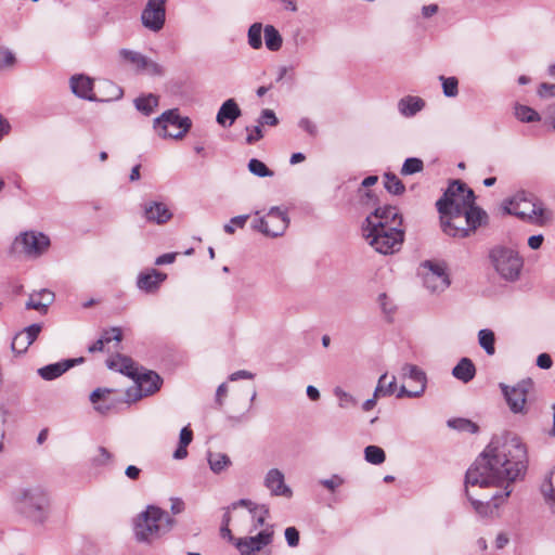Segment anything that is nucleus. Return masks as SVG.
<instances>
[{"mask_svg":"<svg viewBox=\"0 0 555 555\" xmlns=\"http://www.w3.org/2000/svg\"><path fill=\"white\" fill-rule=\"evenodd\" d=\"M384 186L393 195H401L405 191V186L402 181L392 172L384 175Z\"/></svg>","mask_w":555,"mask_h":555,"instance_id":"36","label":"nucleus"},{"mask_svg":"<svg viewBox=\"0 0 555 555\" xmlns=\"http://www.w3.org/2000/svg\"><path fill=\"white\" fill-rule=\"evenodd\" d=\"M192 127L189 117H181L178 108L164 112L154 120V129L159 137L167 139H182Z\"/></svg>","mask_w":555,"mask_h":555,"instance_id":"9","label":"nucleus"},{"mask_svg":"<svg viewBox=\"0 0 555 555\" xmlns=\"http://www.w3.org/2000/svg\"><path fill=\"white\" fill-rule=\"evenodd\" d=\"M253 519V530H257L264 526L266 519L269 516V508L266 505H256V509L250 512Z\"/></svg>","mask_w":555,"mask_h":555,"instance_id":"45","label":"nucleus"},{"mask_svg":"<svg viewBox=\"0 0 555 555\" xmlns=\"http://www.w3.org/2000/svg\"><path fill=\"white\" fill-rule=\"evenodd\" d=\"M334 395L338 399V405L341 409L353 408L358 404V400L340 387L334 388Z\"/></svg>","mask_w":555,"mask_h":555,"instance_id":"42","label":"nucleus"},{"mask_svg":"<svg viewBox=\"0 0 555 555\" xmlns=\"http://www.w3.org/2000/svg\"><path fill=\"white\" fill-rule=\"evenodd\" d=\"M505 210L509 215H515L522 220L542 224L546 216L542 203L531 193L520 191L516 193L505 206Z\"/></svg>","mask_w":555,"mask_h":555,"instance_id":"7","label":"nucleus"},{"mask_svg":"<svg viewBox=\"0 0 555 555\" xmlns=\"http://www.w3.org/2000/svg\"><path fill=\"white\" fill-rule=\"evenodd\" d=\"M402 375L417 384L416 390L422 391V393L425 392L427 378L423 370L414 364H405L402 367Z\"/></svg>","mask_w":555,"mask_h":555,"instance_id":"30","label":"nucleus"},{"mask_svg":"<svg viewBox=\"0 0 555 555\" xmlns=\"http://www.w3.org/2000/svg\"><path fill=\"white\" fill-rule=\"evenodd\" d=\"M113 459V455L104 447L96 449V454L92 457V464L95 466H103L108 464Z\"/></svg>","mask_w":555,"mask_h":555,"instance_id":"49","label":"nucleus"},{"mask_svg":"<svg viewBox=\"0 0 555 555\" xmlns=\"http://www.w3.org/2000/svg\"><path fill=\"white\" fill-rule=\"evenodd\" d=\"M166 2L167 0H147L141 12V23L146 29L158 33L164 28Z\"/></svg>","mask_w":555,"mask_h":555,"instance_id":"11","label":"nucleus"},{"mask_svg":"<svg viewBox=\"0 0 555 555\" xmlns=\"http://www.w3.org/2000/svg\"><path fill=\"white\" fill-rule=\"evenodd\" d=\"M99 94L96 101L108 102L119 100L124 91L122 89L111 80H101L98 85Z\"/></svg>","mask_w":555,"mask_h":555,"instance_id":"27","label":"nucleus"},{"mask_svg":"<svg viewBox=\"0 0 555 555\" xmlns=\"http://www.w3.org/2000/svg\"><path fill=\"white\" fill-rule=\"evenodd\" d=\"M207 460L210 469L215 474H220L231 465L230 457L221 452H208Z\"/></svg>","mask_w":555,"mask_h":555,"instance_id":"31","label":"nucleus"},{"mask_svg":"<svg viewBox=\"0 0 555 555\" xmlns=\"http://www.w3.org/2000/svg\"><path fill=\"white\" fill-rule=\"evenodd\" d=\"M533 387L531 378L518 382L515 386H508L504 383L500 384L502 393L506 400L509 410L515 414L527 413V396Z\"/></svg>","mask_w":555,"mask_h":555,"instance_id":"10","label":"nucleus"},{"mask_svg":"<svg viewBox=\"0 0 555 555\" xmlns=\"http://www.w3.org/2000/svg\"><path fill=\"white\" fill-rule=\"evenodd\" d=\"M452 375L463 383H468L475 377L476 367L470 359L462 358L453 367Z\"/></svg>","mask_w":555,"mask_h":555,"instance_id":"28","label":"nucleus"},{"mask_svg":"<svg viewBox=\"0 0 555 555\" xmlns=\"http://www.w3.org/2000/svg\"><path fill=\"white\" fill-rule=\"evenodd\" d=\"M140 73H145L151 76H162L164 74V68L155 61L145 57L144 64Z\"/></svg>","mask_w":555,"mask_h":555,"instance_id":"48","label":"nucleus"},{"mask_svg":"<svg viewBox=\"0 0 555 555\" xmlns=\"http://www.w3.org/2000/svg\"><path fill=\"white\" fill-rule=\"evenodd\" d=\"M261 33H262L261 23H254L253 25H250V27L248 29V34H247L248 43L255 50H258L262 47Z\"/></svg>","mask_w":555,"mask_h":555,"instance_id":"43","label":"nucleus"},{"mask_svg":"<svg viewBox=\"0 0 555 555\" xmlns=\"http://www.w3.org/2000/svg\"><path fill=\"white\" fill-rule=\"evenodd\" d=\"M256 505H257L256 503H254L253 501H250L248 499H241L238 501L231 503V505L228 506V509L235 511L238 507H245L250 513L251 511L256 509Z\"/></svg>","mask_w":555,"mask_h":555,"instance_id":"57","label":"nucleus"},{"mask_svg":"<svg viewBox=\"0 0 555 555\" xmlns=\"http://www.w3.org/2000/svg\"><path fill=\"white\" fill-rule=\"evenodd\" d=\"M54 301V293L43 288L39 292L30 294L26 302V309H34L39 312L46 313L48 307Z\"/></svg>","mask_w":555,"mask_h":555,"instance_id":"24","label":"nucleus"},{"mask_svg":"<svg viewBox=\"0 0 555 555\" xmlns=\"http://www.w3.org/2000/svg\"><path fill=\"white\" fill-rule=\"evenodd\" d=\"M475 194L464 182L454 180L448 189L444 191L442 197H440L436 207L439 214L443 211H457L465 210L470 204L475 202Z\"/></svg>","mask_w":555,"mask_h":555,"instance_id":"8","label":"nucleus"},{"mask_svg":"<svg viewBox=\"0 0 555 555\" xmlns=\"http://www.w3.org/2000/svg\"><path fill=\"white\" fill-rule=\"evenodd\" d=\"M273 526L268 525L254 537L237 538L234 541V545L241 555H253L271 544L273 541Z\"/></svg>","mask_w":555,"mask_h":555,"instance_id":"13","label":"nucleus"},{"mask_svg":"<svg viewBox=\"0 0 555 555\" xmlns=\"http://www.w3.org/2000/svg\"><path fill=\"white\" fill-rule=\"evenodd\" d=\"M81 362H83V358L63 360L61 362L48 364L46 366L38 369V374L44 380H53L60 377L75 364Z\"/></svg>","mask_w":555,"mask_h":555,"instance_id":"21","label":"nucleus"},{"mask_svg":"<svg viewBox=\"0 0 555 555\" xmlns=\"http://www.w3.org/2000/svg\"><path fill=\"white\" fill-rule=\"evenodd\" d=\"M421 396H423L422 391L416 389L410 390L405 386H401L397 392V398H420Z\"/></svg>","mask_w":555,"mask_h":555,"instance_id":"64","label":"nucleus"},{"mask_svg":"<svg viewBox=\"0 0 555 555\" xmlns=\"http://www.w3.org/2000/svg\"><path fill=\"white\" fill-rule=\"evenodd\" d=\"M242 115V111L234 99H228L220 106L216 120L221 127H230Z\"/></svg>","mask_w":555,"mask_h":555,"instance_id":"22","label":"nucleus"},{"mask_svg":"<svg viewBox=\"0 0 555 555\" xmlns=\"http://www.w3.org/2000/svg\"><path fill=\"white\" fill-rule=\"evenodd\" d=\"M112 390L108 388H96L90 395V401L92 404H96L100 401L105 400L106 395L111 393Z\"/></svg>","mask_w":555,"mask_h":555,"instance_id":"60","label":"nucleus"},{"mask_svg":"<svg viewBox=\"0 0 555 555\" xmlns=\"http://www.w3.org/2000/svg\"><path fill=\"white\" fill-rule=\"evenodd\" d=\"M544 499L555 498V467L551 473L550 479L545 481L541 487Z\"/></svg>","mask_w":555,"mask_h":555,"instance_id":"52","label":"nucleus"},{"mask_svg":"<svg viewBox=\"0 0 555 555\" xmlns=\"http://www.w3.org/2000/svg\"><path fill=\"white\" fill-rule=\"evenodd\" d=\"M379 305L385 314L390 315L395 311V306L387 297L386 294H380L378 297Z\"/></svg>","mask_w":555,"mask_h":555,"instance_id":"62","label":"nucleus"},{"mask_svg":"<svg viewBox=\"0 0 555 555\" xmlns=\"http://www.w3.org/2000/svg\"><path fill=\"white\" fill-rule=\"evenodd\" d=\"M143 217L147 222L164 224L172 218V212L166 204L150 201L143 204Z\"/></svg>","mask_w":555,"mask_h":555,"instance_id":"19","label":"nucleus"},{"mask_svg":"<svg viewBox=\"0 0 555 555\" xmlns=\"http://www.w3.org/2000/svg\"><path fill=\"white\" fill-rule=\"evenodd\" d=\"M439 79L442 81L443 94L448 98H454L459 93V81L455 77L440 76Z\"/></svg>","mask_w":555,"mask_h":555,"instance_id":"46","label":"nucleus"},{"mask_svg":"<svg viewBox=\"0 0 555 555\" xmlns=\"http://www.w3.org/2000/svg\"><path fill=\"white\" fill-rule=\"evenodd\" d=\"M478 341L481 348L487 352V354L492 356L495 352V337L494 333L491 330L483 328L478 333Z\"/></svg>","mask_w":555,"mask_h":555,"instance_id":"37","label":"nucleus"},{"mask_svg":"<svg viewBox=\"0 0 555 555\" xmlns=\"http://www.w3.org/2000/svg\"><path fill=\"white\" fill-rule=\"evenodd\" d=\"M175 519L164 509L149 505L134 520L133 533L138 542L151 544L168 533Z\"/></svg>","mask_w":555,"mask_h":555,"instance_id":"3","label":"nucleus"},{"mask_svg":"<svg viewBox=\"0 0 555 555\" xmlns=\"http://www.w3.org/2000/svg\"><path fill=\"white\" fill-rule=\"evenodd\" d=\"M248 170L256 177L266 178V177H273L274 172L270 170L267 165L257 159L251 158L248 162Z\"/></svg>","mask_w":555,"mask_h":555,"instance_id":"41","label":"nucleus"},{"mask_svg":"<svg viewBox=\"0 0 555 555\" xmlns=\"http://www.w3.org/2000/svg\"><path fill=\"white\" fill-rule=\"evenodd\" d=\"M15 63V55L12 51L4 49L0 51V67H11Z\"/></svg>","mask_w":555,"mask_h":555,"instance_id":"56","label":"nucleus"},{"mask_svg":"<svg viewBox=\"0 0 555 555\" xmlns=\"http://www.w3.org/2000/svg\"><path fill=\"white\" fill-rule=\"evenodd\" d=\"M264 218L267 220V224H270L269 231H267V236H280L284 234L288 228L289 218L286 211L282 210L280 207H271Z\"/></svg>","mask_w":555,"mask_h":555,"instance_id":"18","label":"nucleus"},{"mask_svg":"<svg viewBox=\"0 0 555 555\" xmlns=\"http://www.w3.org/2000/svg\"><path fill=\"white\" fill-rule=\"evenodd\" d=\"M387 373H384L377 382V386L375 388V397H387L391 396L396 391V377L392 376L389 382H387Z\"/></svg>","mask_w":555,"mask_h":555,"instance_id":"34","label":"nucleus"},{"mask_svg":"<svg viewBox=\"0 0 555 555\" xmlns=\"http://www.w3.org/2000/svg\"><path fill=\"white\" fill-rule=\"evenodd\" d=\"M320 483L331 492H335L344 483V479L339 475H333L331 478L321 479Z\"/></svg>","mask_w":555,"mask_h":555,"instance_id":"54","label":"nucleus"},{"mask_svg":"<svg viewBox=\"0 0 555 555\" xmlns=\"http://www.w3.org/2000/svg\"><path fill=\"white\" fill-rule=\"evenodd\" d=\"M248 218V215H241L231 218L230 221L223 227L224 232L228 234H233L235 232V227L240 229L244 228Z\"/></svg>","mask_w":555,"mask_h":555,"instance_id":"47","label":"nucleus"},{"mask_svg":"<svg viewBox=\"0 0 555 555\" xmlns=\"http://www.w3.org/2000/svg\"><path fill=\"white\" fill-rule=\"evenodd\" d=\"M285 540L291 547L299 544V531L295 527H287L284 531Z\"/></svg>","mask_w":555,"mask_h":555,"instance_id":"55","label":"nucleus"},{"mask_svg":"<svg viewBox=\"0 0 555 555\" xmlns=\"http://www.w3.org/2000/svg\"><path fill=\"white\" fill-rule=\"evenodd\" d=\"M266 47L270 51H279L283 44V38L273 25H266L263 28Z\"/></svg>","mask_w":555,"mask_h":555,"instance_id":"32","label":"nucleus"},{"mask_svg":"<svg viewBox=\"0 0 555 555\" xmlns=\"http://www.w3.org/2000/svg\"><path fill=\"white\" fill-rule=\"evenodd\" d=\"M246 131L248 132V135L246 137L247 144H254L263 138V132L260 125L254 127L247 126Z\"/></svg>","mask_w":555,"mask_h":555,"instance_id":"53","label":"nucleus"},{"mask_svg":"<svg viewBox=\"0 0 555 555\" xmlns=\"http://www.w3.org/2000/svg\"><path fill=\"white\" fill-rule=\"evenodd\" d=\"M264 486L273 496L291 498L292 489L285 483L284 474L278 468H271L264 477Z\"/></svg>","mask_w":555,"mask_h":555,"instance_id":"17","label":"nucleus"},{"mask_svg":"<svg viewBox=\"0 0 555 555\" xmlns=\"http://www.w3.org/2000/svg\"><path fill=\"white\" fill-rule=\"evenodd\" d=\"M465 216L466 222L469 229H472V233H474L478 227L486 223L488 219L487 212L476 206L475 203L470 204V206L465 209Z\"/></svg>","mask_w":555,"mask_h":555,"instance_id":"29","label":"nucleus"},{"mask_svg":"<svg viewBox=\"0 0 555 555\" xmlns=\"http://www.w3.org/2000/svg\"><path fill=\"white\" fill-rule=\"evenodd\" d=\"M157 105L158 98L152 93L145 96L137 98L134 100L135 108L146 116L151 115Z\"/></svg>","mask_w":555,"mask_h":555,"instance_id":"33","label":"nucleus"},{"mask_svg":"<svg viewBox=\"0 0 555 555\" xmlns=\"http://www.w3.org/2000/svg\"><path fill=\"white\" fill-rule=\"evenodd\" d=\"M40 332L41 325L37 323L25 327L23 331H21L14 336L11 344L12 351L18 354L24 353L28 349V347L36 340Z\"/></svg>","mask_w":555,"mask_h":555,"instance_id":"20","label":"nucleus"},{"mask_svg":"<svg viewBox=\"0 0 555 555\" xmlns=\"http://www.w3.org/2000/svg\"><path fill=\"white\" fill-rule=\"evenodd\" d=\"M299 127L305 130L307 133H309L310 135L312 137H315L317 133H318V128L315 126V124L307 118V117H304L299 120Z\"/></svg>","mask_w":555,"mask_h":555,"instance_id":"58","label":"nucleus"},{"mask_svg":"<svg viewBox=\"0 0 555 555\" xmlns=\"http://www.w3.org/2000/svg\"><path fill=\"white\" fill-rule=\"evenodd\" d=\"M423 268L427 270L423 274L424 285L430 292L440 293L449 287L450 279L443 264L427 260L423 263Z\"/></svg>","mask_w":555,"mask_h":555,"instance_id":"14","label":"nucleus"},{"mask_svg":"<svg viewBox=\"0 0 555 555\" xmlns=\"http://www.w3.org/2000/svg\"><path fill=\"white\" fill-rule=\"evenodd\" d=\"M402 216L399 214L398 209L392 206L378 207L366 217L363 225H396V228H401L402 225Z\"/></svg>","mask_w":555,"mask_h":555,"instance_id":"16","label":"nucleus"},{"mask_svg":"<svg viewBox=\"0 0 555 555\" xmlns=\"http://www.w3.org/2000/svg\"><path fill=\"white\" fill-rule=\"evenodd\" d=\"M448 426L455 430L470 434H476L479 430V427L476 423L472 422L470 420L461 417L449 420Z\"/></svg>","mask_w":555,"mask_h":555,"instance_id":"38","label":"nucleus"},{"mask_svg":"<svg viewBox=\"0 0 555 555\" xmlns=\"http://www.w3.org/2000/svg\"><path fill=\"white\" fill-rule=\"evenodd\" d=\"M100 339L103 341L104 345H106L113 340L116 343H120L122 339L121 330L119 327H112L107 331H104L103 334L101 335Z\"/></svg>","mask_w":555,"mask_h":555,"instance_id":"50","label":"nucleus"},{"mask_svg":"<svg viewBox=\"0 0 555 555\" xmlns=\"http://www.w3.org/2000/svg\"><path fill=\"white\" fill-rule=\"evenodd\" d=\"M193 440V431L186 426L180 431L179 444L188 447Z\"/></svg>","mask_w":555,"mask_h":555,"instance_id":"63","label":"nucleus"},{"mask_svg":"<svg viewBox=\"0 0 555 555\" xmlns=\"http://www.w3.org/2000/svg\"><path fill=\"white\" fill-rule=\"evenodd\" d=\"M527 463V449L516 435L493 436L465 475V493L476 513H493L524 477Z\"/></svg>","mask_w":555,"mask_h":555,"instance_id":"1","label":"nucleus"},{"mask_svg":"<svg viewBox=\"0 0 555 555\" xmlns=\"http://www.w3.org/2000/svg\"><path fill=\"white\" fill-rule=\"evenodd\" d=\"M251 228L255 231H258L264 235H267V231H269L270 224H267V220L263 217L255 218L251 222Z\"/></svg>","mask_w":555,"mask_h":555,"instance_id":"61","label":"nucleus"},{"mask_svg":"<svg viewBox=\"0 0 555 555\" xmlns=\"http://www.w3.org/2000/svg\"><path fill=\"white\" fill-rule=\"evenodd\" d=\"M538 94L541 98H555V83H541L538 89Z\"/></svg>","mask_w":555,"mask_h":555,"instance_id":"59","label":"nucleus"},{"mask_svg":"<svg viewBox=\"0 0 555 555\" xmlns=\"http://www.w3.org/2000/svg\"><path fill=\"white\" fill-rule=\"evenodd\" d=\"M424 169V163L421 158L410 157L406 158L401 167V175L410 176L421 172Z\"/></svg>","mask_w":555,"mask_h":555,"instance_id":"44","label":"nucleus"},{"mask_svg":"<svg viewBox=\"0 0 555 555\" xmlns=\"http://www.w3.org/2000/svg\"><path fill=\"white\" fill-rule=\"evenodd\" d=\"M440 215V225L444 234L452 237H467L472 234L466 222L465 210L443 211Z\"/></svg>","mask_w":555,"mask_h":555,"instance_id":"12","label":"nucleus"},{"mask_svg":"<svg viewBox=\"0 0 555 555\" xmlns=\"http://www.w3.org/2000/svg\"><path fill=\"white\" fill-rule=\"evenodd\" d=\"M488 259L502 280L516 282L520 279L524 258L516 249L504 245H495L489 249Z\"/></svg>","mask_w":555,"mask_h":555,"instance_id":"5","label":"nucleus"},{"mask_svg":"<svg viewBox=\"0 0 555 555\" xmlns=\"http://www.w3.org/2000/svg\"><path fill=\"white\" fill-rule=\"evenodd\" d=\"M165 279L166 274L156 270H152L151 273L140 274L137 281V285L140 289L152 293L159 287Z\"/></svg>","mask_w":555,"mask_h":555,"instance_id":"26","label":"nucleus"},{"mask_svg":"<svg viewBox=\"0 0 555 555\" xmlns=\"http://www.w3.org/2000/svg\"><path fill=\"white\" fill-rule=\"evenodd\" d=\"M13 515L35 525H42L50 514V496L40 486L22 485L12 488L7 495Z\"/></svg>","mask_w":555,"mask_h":555,"instance_id":"2","label":"nucleus"},{"mask_svg":"<svg viewBox=\"0 0 555 555\" xmlns=\"http://www.w3.org/2000/svg\"><path fill=\"white\" fill-rule=\"evenodd\" d=\"M362 235L375 251L391 255L401 249L404 241V231L396 225H362Z\"/></svg>","mask_w":555,"mask_h":555,"instance_id":"4","label":"nucleus"},{"mask_svg":"<svg viewBox=\"0 0 555 555\" xmlns=\"http://www.w3.org/2000/svg\"><path fill=\"white\" fill-rule=\"evenodd\" d=\"M364 457L369 463L379 465L385 462L386 454L384 450L377 446H367L364 449Z\"/></svg>","mask_w":555,"mask_h":555,"instance_id":"40","label":"nucleus"},{"mask_svg":"<svg viewBox=\"0 0 555 555\" xmlns=\"http://www.w3.org/2000/svg\"><path fill=\"white\" fill-rule=\"evenodd\" d=\"M92 85L93 81L85 75H77L70 78L73 93L85 100L96 101L98 94L93 93Z\"/></svg>","mask_w":555,"mask_h":555,"instance_id":"23","label":"nucleus"},{"mask_svg":"<svg viewBox=\"0 0 555 555\" xmlns=\"http://www.w3.org/2000/svg\"><path fill=\"white\" fill-rule=\"evenodd\" d=\"M399 113L406 118H411L425 107V101L415 95H405L398 101Z\"/></svg>","mask_w":555,"mask_h":555,"instance_id":"25","label":"nucleus"},{"mask_svg":"<svg viewBox=\"0 0 555 555\" xmlns=\"http://www.w3.org/2000/svg\"><path fill=\"white\" fill-rule=\"evenodd\" d=\"M107 366L135 379V390L139 392L137 398L153 395L160 387L162 379L158 374L150 371L138 375L134 362L129 357L117 354L107 360Z\"/></svg>","mask_w":555,"mask_h":555,"instance_id":"6","label":"nucleus"},{"mask_svg":"<svg viewBox=\"0 0 555 555\" xmlns=\"http://www.w3.org/2000/svg\"><path fill=\"white\" fill-rule=\"evenodd\" d=\"M278 124L279 119L275 116V113L269 108L263 109L258 118V125L260 126H276Z\"/></svg>","mask_w":555,"mask_h":555,"instance_id":"51","label":"nucleus"},{"mask_svg":"<svg viewBox=\"0 0 555 555\" xmlns=\"http://www.w3.org/2000/svg\"><path fill=\"white\" fill-rule=\"evenodd\" d=\"M16 242L23 246L26 255L33 257L42 255L50 246V238L46 234L35 231L22 233Z\"/></svg>","mask_w":555,"mask_h":555,"instance_id":"15","label":"nucleus"},{"mask_svg":"<svg viewBox=\"0 0 555 555\" xmlns=\"http://www.w3.org/2000/svg\"><path fill=\"white\" fill-rule=\"evenodd\" d=\"M515 116L518 120L522 122H532L540 120L539 114L533 108L520 104L515 106Z\"/></svg>","mask_w":555,"mask_h":555,"instance_id":"39","label":"nucleus"},{"mask_svg":"<svg viewBox=\"0 0 555 555\" xmlns=\"http://www.w3.org/2000/svg\"><path fill=\"white\" fill-rule=\"evenodd\" d=\"M119 56L126 63L131 64L137 72H141L146 57L142 53L129 49H121L119 51Z\"/></svg>","mask_w":555,"mask_h":555,"instance_id":"35","label":"nucleus"}]
</instances>
